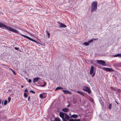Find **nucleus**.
I'll return each mask as SVG.
<instances>
[{
  "label": "nucleus",
  "mask_w": 121,
  "mask_h": 121,
  "mask_svg": "<svg viewBox=\"0 0 121 121\" xmlns=\"http://www.w3.org/2000/svg\"><path fill=\"white\" fill-rule=\"evenodd\" d=\"M0 27H3L9 31H10L12 32H16V33H18V32L17 30L13 28L10 27L8 26H7L1 23H0Z\"/></svg>",
  "instance_id": "1"
},
{
  "label": "nucleus",
  "mask_w": 121,
  "mask_h": 121,
  "mask_svg": "<svg viewBox=\"0 0 121 121\" xmlns=\"http://www.w3.org/2000/svg\"><path fill=\"white\" fill-rule=\"evenodd\" d=\"M83 90L84 91H86L90 94L91 92L90 89L87 86H84L83 87Z\"/></svg>",
  "instance_id": "2"
},
{
  "label": "nucleus",
  "mask_w": 121,
  "mask_h": 121,
  "mask_svg": "<svg viewBox=\"0 0 121 121\" xmlns=\"http://www.w3.org/2000/svg\"><path fill=\"white\" fill-rule=\"evenodd\" d=\"M18 33L19 34H20L23 37H24L27 39H28L30 40L31 41H32L33 42H34L36 43H38V42L37 41H35V40H34L32 39L31 38H30V37H29L28 36H27L26 35H25L22 34H21L20 33H19V32H18Z\"/></svg>",
  "instance_id": "3"
},
{
  "label": "nucleus",
  "mask_w": 121,
  "mask_h": 121,
  "mask_svg": "<svg viewBox=\"0 0 121 121\" xmlns=\"http://www.w3.org/2000/svg\"><path fill=\"white\" fill-rule=\"evenodd\" d=\"M57 23L59 25H58L59 27L60 28H64L67 27L64 24L62 23H60L59 22H58Z\"/></svg>",
  "instance_id": "4"
},
{
  "label": "nucleus",
  "mask_w": 121,
  "mask_h": 121,
  "mask_svg": "<svg viewBox=\"0 0 121 121\" xmlns=\"http://www.w3.org/2000/svg\"><path fill=\"white\" fill-rule=\"evenodd\" d=\"M97 63L100 64L101 65L104 66H105L106 65L105 64V62L101 60H97Z\"/></svg>",
  "instance_id": "5"
},
{
  "label": "nucleus",
  "mask_w": 121,
  "mask_h": 121,
  "mask_svg": "<svg viewBox=\"0 0 121 121\" xmlns=\"http://www.w3.org/2000/svg\"><path fill=\"white\" fill-rule=\"evenodd\" d=\"M97 2L96 1H94L92 2L91 4V6L93 8H97Z\"/></svg>",
  "instance_id": "6"
},
{
  "label": "nucleus",
  "mask_w": 121,
  "mask_h": 121,
  "mask_svg": "<svg viewBox=\"0 0 121 121\" xmlns=\"http://www.w3.org/2000/svg\"><path fill=\"white\" fill-rule=\"evenodd\" d=\"M102 69L104 70L109 72H112L113 70L112 69L107 68L104 67L102 68Z\"/></svg>",
  "instance_id": "7"
},
{
  "label": "nucleus",
  "mask_w": 121,
  "mask_h": 121,
  "mask_svg": "<svg viewBox=\"0 0 121 121\" xmlns=\"http://www.w3.org/2000/svg\"><path fill=\"white\" fill-rule=\"evenodd\" d=\"M40 79V78L39 77H37L33 79V82L34 83L38 81Z\"/></svg>",
  "instance_id": "8"
},
{
  "label": "nucleus",
  "mask_w": 121,
  "mask_h": 121,
  "mask_svg": "<svg viewBox=\"0 0 121 121\" xmlns=\"http://www.w3.org/2000/svg\"><path fill=\"white\" fill-rule=\"evenodd\" d=\"M63 91L65 94H71L72 93L69 91L67 90H63Z\"/></svg>",
  "instance_id": "9"
},
{
  "label": "nucleus",
  "mask_w": 121,
  "mask_h": 121,
  "mask_svg": "<svg viewBox=\"0 0 121 121\" xmlns=\"http://www.w3.org/2000/svg\"><path fill=\"white\" fill-rule=\"evenodd\" d=\"M94 71V67L93 66H91L90 69V74L91 75H92Z\"/></svg>",
  "instance_id": "10"
},
{
  "label": "nucleus",
  "mask_w": 121,
  "mask_h": 121,
  "mask_svg": "<svg viewBox=\"0 0 121 121\" xmlns=\"http://www.w3.org/2000/svg\"><path fill=\"white\" fill-rule=\"evenodd\" d=\"M60 116L62 118V119L63 118L64 116V113L62 112H60L59 113Z\"/></svg>",
  "instance_id": "11"
},
{
  "label": "nucleus",
  "mask_w": 121,
  "mask_h": 121,
  "mask_svg": "<svg viewBox=\"0 0 121 121\" xmlns=\"http://www.w3.org/2000/svg\"><path fill=\"white\" fill-rule=\"evenodd\" d=\"M99 101L101 105H103V103L102 100L101 99V98L100 97L99 98Z\"/></svg>",
  "instance_id": "12"
},
{
  "label": "nucleus",
  "mask_w": 121,
  "mask_h": 121,
  "mask_svg": "<svg viewBox=\"0 0 121 121\" xmlns=\"http://www.w3.org/2000/svg\"><path fill=\"white\" fill-rule=\"evenodd\" d=\"M77 92L78 93V94H79L81 95H82L83 96H84V93L83 92H82L81 91H77Z\"/></svg>",
  "instance_id": "13"
},
{
  "label": "nucleus",
  "mask_w": 121,
  "mask_h": 121,
  "mask_svg": "<svg viewBox=\"0 0 121 121\" xmlns=\"http://www.w3.org/2000/svg\"><path fill=\"white\" fill-rule=\"evenodd\" d=\"M113 56L115 57L119 56L121 57V53H118L117 54H115V55H114Z\"/></svg>",
  "instance_id": "14"
},
{
  "label": "nucleus",
  "mask_w": 121,
  "mask_h": 121,
  "mask_svg": "<svg viewBox=\"0 0 121 121\" xmlns=\"http://www.w3.org/2000/svg\"><path fill=\"white\" fill-rule=\"evenodd\" d=\"M78 117V115H77L73 114L71 116V118H77Z\"/></svg>",
  "instance_id": "15"
},
{
  "label": "nucleus",
  "mask_w": 121,
  "mask_h": 121,
  "mask_svg": "<svg viewBox=\"0 0 121 121\" xmlns=\"http://www.w3.org/2000/svg\"><path fill=\"white\" fill-rule=\"evenodd\" d=\"M68 110V108H65L62 109V111L65 112H66Z\"/></svg>",
  "instance_id": "16"
},
{
  "label": "nucleus",
  "mask_w": 121,
  "mask_h": 121,
  "mask_svg": "<svg viewBox=\"0 0 121 121\" xmlns=\"http://www.w3.org/2000/svg\"><path fill=\"white\" fill-rule=\"evenodd\" d=\"M83 45L85 46H87L89 45V43L88 42H85L83 43Z\"/></svg>",
  "instance_id": "17"
},
{
  "label": "nucleus",
  "mask_w": 121,
  "mask_h": 121,
  "mask_svg": "<svg viewBox=\"0 0 121 121\" xmlns=\"http://www.w3.org/2000/svg\"><path fill=\"white\" fill-rule=\"evenodd\" d=\"M121 92V90L120 89H118L116 91V93L117 94H119Z\"/></svg>",
  "instance_id": "18"
},
{
  "label": "nucleus",
  "mask_w": 121,
  "mask_h": 121,
  "mask_svg": "<svg viewBox=\"0 0 121 121\" xmlns=\"http://www.w3.org/2000/svg\"><path fill=\"white\" fill-rule=\"evenodd\" d=\"M65 117L66 119L67 120H69V117L68 115L67 114H65Z\"/></svg>",
  "instance_id": "19"
},
{
  "label": "nucleus",
  "mask_w": 121,
  "mask_h": 121,
  "mask_svg": "<svg viewBox=\"0 0 121 121\" xmlns=\"http://www.w3.org/2000/svg\"><path fill=\"white\" fill-rule=\"evenodd\" d=\"M91 12H93L96 11L97 10V8H92Z\"/></svg>",
  "instance_id": "20"
},
{
  "label": "nucleus",
  "mask_w": 121,
  "mask_h": 121,
  "mask_svg": "<svg viewBox=\"0 0 121 121\" xmlns=\"http://www.w3.org/2000/svg\"><path fill=\"white\" fill-rule=\"evenodd\" d=\"M9 69L11 70L13 73V74L14 75H16V72H15L12 69H11V68H9Z\"/></svg>",
  "instance_id": "21"
},
{
  "label": "nucleus",
  "mask_w": 121,
  "mask_h": 121,
  "mask_svg": "<svg viewBox=\"0 0 121 121\" xmlns=\"http://www.w3.org/2000/svg\"><path fill=\"white\" fill-rule=\"evenodd\" d=\"M55 121H60V119L58 118H55Z\"/></svg>",
  "instance_id": "22"
},
{
  "label": "nucleus",
  "mask_w": 121,
  "mask_h": 121,
  "mask_svg": "<svg viewBox=\"0 0 121 121\" xmlns=\"http://www.w3.org/2000/svg\"><path fill=\"white\" fill-rule=\"evenodd\" d=\"M44 83L43 85H40V86L41 87H43L44 86L46 85V83L45 82H44Z\"/></svg>",
  "instance_id": "23"
},
{
  "label": "nucleus",
  "mask_w": 121,
  "mask_h": 121,
  "mask_svg": "<svg viewBox=\"0 0 121 121\" xmlns=\"http://www.w3.org/2000/svg\"><path fill=\"white\" fill-rule=\"evenodd\" d=\"M112 107V104H110L109 105V106L108 107L109 109H111Z\"/></svg>",
  "instance_id": "24"
},
{
  "label": "nucleus",
  "mask_w": 121,
  "mask_h": 121,
  "mask_svg": "<svg viewBox=\"0 0 121 121\" xmlns=\"http://www.w3.org/2000/svg\"><path fill=\"white\" fill-rule=\"evenodd\" d=\"M47 34H48V38H50V34L48 32V31H47Z\"/></svg>",
  "instance_id": "25"
},
{
  "label": "nucleus",
  "mask_w": 121,
  "mask_h": 121,
  "mask_svg": "<svg viewBox=\"0 0 121 121\" xmlns=\"http://www.w3.org/2000/svg\"><path fill=\"white\" fill-rule=\"evenodd\" d=\"M77 102L76 100H73V104H76Z\"/></svg>",
  "instance_id": "26"
},
{
  "label": "nucleus",
  "mask_w": 121,
  "mask_h": 121,
  "mask_svg": "<svg viewBox=\"0 0 121 121\" xmlns=\"http://www.w3.org/2000/svg\"><path fill=\"white\" fill-rule=\"evenodd\" d=\"M24 96L25 97H27V95L26 94V93H24Z\"/></svg>",
  "instance_id": "27"
},
{
  "label": "nucleus",
  "mask_w": 121,
  "mask_h": 121,
  "mask_svg": "<svg viewBox=\"0 0 121 121\" xmlns=\"http://www.w3.org/2000/svg\"><path fill=\"white\" fill-rule=\"evenodd\" d=\"M39 97L40 98H41V99H43V95L42 94H40V95L39 96Z\"/></svg>",
  "instance_id": "28"
},
{
  "label": "nucleus",
  "mask_w": 121,
  "mask_h": 121,
  "mask_svg": "<svg viewBox=\"0 0 121 121\" xmlns=\"http://www.w3.org/2000/svg\"><path fill=\"white\" fill-rule=\"evenodd\" d=\"M7 101L6 100H5L4 101V105H6L7 104Z\"/></svg>",
  "instance_id": "29"
},
{
  "label": "nucleus",
  "mask_w": 121,
  "mask_h": 121,
  "mask_svg": "<svg viewBox=\"0 0 121 121\" xmlns=\"http://www.w3.org/2000/svg\"><path fill=\"white\" fill-rule=\"evenodd\" d=\"M60 87H57L56 88L55 90V91H56L59 90H60Z\"/></svg>",
  "instance_id": "30"
},
{
  "label": "nucleus",
  "mask_w": 121,
  "mask_h": 121,
  "mask_svg": "<svg viewBox=\"0 0 121 121\" xmlns=\"http://www.w3.org/2000/svg\"><path fill=\"white\" fill-rule=\"evenodd\" d=\"M8 102H9L11 100V98L10 97H9L8 98Z\"/></svg>",
  "instance_id": "31"
},
{
  "label": "nucleus",
  "mask_w": 121,
  "mask_h": 121,
  "mask_svg": "<svg viewBox=\"0 0 121 121\" xmlns=\"http://www.w3.org/2000/svg\"><path fill=\"white\" fill-rule=\"evenodd\" d=\"M93 41V40L92 39H91L88 41V43H90L92 42Z\"/></svg>",
  "instance_id": "32"
},
{
  "label": "nucleus",
  "mask_w": 121,
  "mask_h": 121,
  "mask_svg": "<svg viewBox=\"0 0 121 121\" xmlns=\"http://www.w3.org/2000/svg\"><path fill=\"white\" fill-rule=\"evenodd\" d=\"M30 92H31L35 94V92L34 91L32 90H30Z\"/></svg>",
  "instance_id": "33"
},
{
  "label": "nucleus",
  "mask_w": 121,
  "mask_h": 121,
  "mask_svg": "<svg viewBox=\"0 0 121 121\" xmlns=\"http://www.w3.org/2000/svg\"><path fill=\"white\" fill-rule=\"evenodd\" d=\"M110 88L112 90H113V91H115V89H114L113 88V87H110Z\"/></svg>",
  "instance_id": "34"
},
{
  "label": "nucleus",
  "mask_w": 121,
  "mask_h": 121,
  "mask_svg": "<svg viewBox=\"0 0 121 121\" xmlns=\"http://www.w3.org/2000/svg\"><path fill=\"white\" fill-rule=\"evenodd\" d=\"M75 121H80V120L79 119H76L74 120Z\"/></svg>",
  "instance_id": "35"
},
{
  "label": "nucleus",
  "mask_w": 121,
  "mask_h": 121,
  "mask_svg": "<svg viewBox=\"0 0 121 121\" xmlns=\"http://www.w3.org/2000/svg\"><path fill=\"white\" fill-rule=\"evenodd\" d=\"M63 120V121H67L64 118H62V119Z\"/></svg>",
  "instance_id": "36"
},
{
  "label": "nucleus",
  "mask_w": 121,
  "mask_h": 121,
  "mask_svg": "<svg viewBox=\"0 0 121 121\" xmlns=\"http://www.w3.org/2000/svg\"><path fill=\"white\" fill-rule=\"evenodd\" d=\"M69 121H75L74 120H73L72 119H70Z\"/></svg>",
  "instance_id": "37"
},
{
  "label": "nucleus",
  "mask_w": 121,
  "mask_h": 121,
  "mask_svg": "<svg viewBox=\"0 0 121 121\" xmlns=\"http://www.w3.org/2000/svg\"><path fill=\"white\" fill-rule=\"evenodd\" d=\"M19 48H17V47H14V49H15L16 50H18Z\"/></svg>",
  "instance_id": "38"
},
{
  "label": "nucleus",
  "mask_w": 121,
  "mask_h": 121,
  "mask_svg": "<svg viewBox=\"0 0 121 121\" xmlns=\"http://www.w3.org/2000/svg\"><path fill=\"white\" fill-rule=\"evenodd\" d=\"M28 82L29 83H31V80L30 79L28 80Z\"/></svg>",
  "instance_id": "39"
},
{
  "label": "nucleus",
  "mask_w": 121,
  "mask_h": 121,
  "mask_svg": "<svg viewBox=\"0 0 121 121\" xmlns=\"http://www.w3.org/2000/svg\"><path fill=\"white\" fill-rule=\"evenodd\" d=\"M95 74V73H92V77H93L94 76Z\"/></svg>",
  "instance_id": "40"
},
{
  "label": "nucleus",
  "mask_w": 121,
  "mask_h": 121,
  "mask_svg": "<svg viewBox=\"0 0 121 121\" xmlns=\"http://www.w3.org/2000/svg\"><path fill=\"white\" fill-rule=\"evenodd\" d=\"M28 91V90L27 88H26L25 90V92H27Z\"/></svg>",
  "instance_id": "41"
},
{
  "label": "nucleus",
  "mask_w": 121,
  "mask_h": 121,
  "mask_svg": "<svg viewBox=\"0 0 121 121\" xmlns=\"http://www.w3.org/2000/svg\"><path fill=\"white\" fill-rule=\"evenodd\" d=\"M30 98V96H29V97L28 98V101H29Z\"/></svg>",
  "instance_id": "42"
},
{
  "label": "nucleus",
  "mask_w": 121,
  "mask_h": 121,
  "mask_svg": "<svg viewBox=\"0 0 121 121\" xmlns=\"http://www.w3.org/2000/svg\"><path fill=\"white\" fill-rule=\"evenodd\" d=\"M70 106V105L69 104L68 105H67V107H69Z\"/></svg>",
  "instance_id": "43"
},
{
  "label": "nucleus",
  "mask_w": 121,
  "mask_h": 121,
  "mask_svg": "<svg viewBox=\"0 0 121 121\" xmlns=\"http://www.w3.org/2000/svg\"><path fill=\"white\" fill-rule=\"evenodd\" d=\"M60 90H63V88L61 87H60Z\"/></svg>",
  "instance_id": "44"
},
{
  "label": "nucleus",
  "mask_w": 121,
  "mask_h": 121,
  "mask_svg": "<svg viewBox=\"0 0 121 121\" xmlns=\"http://www.w3.org/2000/svg\"><path fill=\"white\" fill-rule=\"evenodd\" d=\"M29 8V9H30V10H31L32 9H31V8Z\"/></svg>",
  "instance_id": "45"
},
{
  "label": "nucleus",
  "mask_w": 121,
  "mask_h": 121,
  "mask_svg": "<svg viewBox=\"0 0 121 121\" xmlns=\"http://www.w3.org/2000/svg\"><path fill=\"white\" fill-rule=\"evenodd\" d=\"M1 103V100H0V104Z\"/></svg>",
  "instance_id": "46"
},
{
  "label": "nucleus",
  "mask_w": 121,
  "mask_h": 121,
  "mask_svg": "<svg viewBox=\"0 0 121 121\" xmlns=\"http://www.w3.org/2000/svg\"><path fill=\"white\" fill-rule=\"evenodd\" d=\"M116 103L117 104H118V103L117 102V101H116Z\"/></svg>",
  "instance_id": "47"
},
{
  "label": "nucleus",
  "mask_w": 121,
  "mask_h": 121,
  "mask_svg": "<svg viewBox=\"0 0 121 121\" xmlns=\"http://www.w3.org/2000/svg\"><path fill=\"white\" fill-rule=\"evenodd\" d=\"M21 87L22 88H23V86H21Z\"/></svg>",
  "instance_id": "48"
},
{
  "label": "nucleus",
  "mask_w": 121,
  "mask_h": 121,
  "mask_svg": "<svg viewBox=\"0 0 121 121\" xmlns=\"http://www.w3.org/2000/svg\"><path fill=\"white\" fill-rule=\"evenodd\" d=\"M20 29V30H22V29Z\"/></svg>",
  "instance_id": "49"
},
{
  "label": "nucleus",
  "mask_w": 121,
  "mask_h": 121,
  "mask_svg": "<svg viewBox=\"0 0 121 121\" xmlns=\"http://www.w3.org/2000/svg\"><path fill=\"white\" fill-rule=\"evenodd\" d=\"M59 8L60 9V8ZM60 8L61 9H63V8Z\"/></svg>",
  "instance_id": "50"
},
{
  "label": "nucleus",
  "mask_w": 121,
  "mask_h": 121,
  "mask_svg": "<svg viewBox=\"0 0 121 121\" xmlns=\"http://www.w3.org/2000/svg\"><path fill=\"white\" fill-rule=\"evenodd\" d=\"M3 102H2V104L3 103Z\"/></svg>",
  "instance_id": "51"
}]
</instances>
